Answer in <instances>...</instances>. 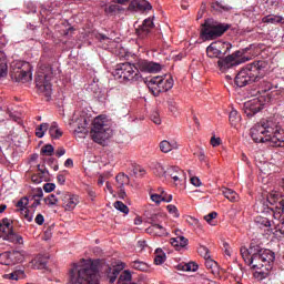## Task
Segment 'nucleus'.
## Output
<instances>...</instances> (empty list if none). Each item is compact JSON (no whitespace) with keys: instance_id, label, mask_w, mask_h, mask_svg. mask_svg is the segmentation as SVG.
Masks as SVG:
<instances>
[{"instance_id":"1","label":"nucleus","mask_w":284,"mask_h":284,"mask_svg":"<svg viewBox=\"0 0 284 284\" xmlns=\"http://www.w3.org/2000/svg\"><path fill=\"white\" fill-rule=\"evenodd\" d=\"M240 252L244 263L250 265L252 270H255L253 276L256 281H263L270 276V272H272L276 258L274 252L262 248L258 245H251L248 248L242 246Z\"/></svg>"},{"instance_id":"2","label":"nucleus","mask_w":284,"mask_h":284,"mask_svg":"<svg viewBox=\"0 0 284 284\" xmlns=\"http://www.w3.org/2000/svg\"><path fill=\"white\" fill-rule=\"evenodd\" d=\"M251 138L255 143H268L273 148H284V129L263 120L251 128Z\"/></svg>"},{"instance_id":"3","label":"nucleus","mask_w":284,"mask_h":284,"mask_svg":"<svg viewBox=\"0 0 284 284\" xmlns=\"http://www.w3.org/2000/svg\"><path fill=\"white\" fill-rule=\"evenodd\" d=\"M68 284H101L99 272L92 265V260H82L80 264H73L69 270Z\"/></svg>"},{"instance_id":"4","label":"nucleus","mask_w":284,"mask_h":284,"mask_svg":"<svg viewBox=\"0 0 284 284\" xmlns=\"http://www.w3.org/2000/svg\"><path fill=\"white\" fill-rule=\"evenodd\" d=\"M254 210L258 214H265V212L271 210L274 219H281V215L284 213V196L278 191H271L256 201Z\"/></svg>"},{"instance_id":"5","label":"nucleus","mask_w":284,"mask_h":284,"mask_svg":"<svg viewBox=\"0 0 284 284\" xmlns=\"http://www.w3.org/2000/svg\"><path fill=\"white\" fill-rule=\"evenodd\" d=\"M266 64L264 61H256L250 64H246L237 75L235 77V84L237 88H245L247 83L258 81L265 77Z\"/></svg>"},{"instance_id":"6","label":"nucleus","mask_w":284,"mask_h":284,"mask_svg":"<svg viewBox=\"0 0 284 284\" xmlns=\"http://www.w3.org/2000/svg\"><path fill=\"white\" fill-rule=\"evenodd\" d=\"M112 138V126L110 120L105 115H98L93 120V126L91 129V139L94 143H105Z\"/></svg>"},{"instance_id":"7","label":"nucleus","mask_w":284,"mask_h":284,"mask_svg":"<svg viewBox=\"0 0 284 284\" xmlns=\"http://www.w3.org/2000/svg\"><path fill=\"white\" fill-rule=\"evenodd\" d=\"M230 30L229 23H221L214 21L212 19L205 20L200 37L202 41H213V39H219V37H223L225 32Z\"/></svg>"},{"instance_id":"8","label":"nucleus","mask_w":284,"mask_h":284,"mask_svg":"<svg viewBox=\"0 0 284 284\" xmlns=\"http://www.w3.org/2000/svg\"><path fill=\"white\" fill-rule=\"evenodd\" d=\"M113 77L123 83H134L141 79V72H139L136 65L125 62L116 65Z\"/></svg>"},{"instance_id":"9","label":"nucleus","mask_w":284,"mask_h":284,"mask_svg":"<svg viewBox=\"0 0 284 284\" xmlns=\"http://www.w3.org/2000/svg\"><path fill=\"white\" fill-rule=\"evenodd\" d=\"M146 85L150 92H152L153 97H159L161 92H168V90H172V88H174V80L170 75H165V77L158 75V77L151 78L146 82Z\"/></svg>"},{"instance_id":"10","label":"nucleus","mask_w":284,"mask_h":284,"mask_svg":"<svg viewBox=\"0 0 284 284\" xmlns=\"http://www.w3.org/2000/svg\"><path fill=\"white\" fill-rule=\"evenodd\" d=\"M243 54V51H235L233 54L220 59L217 61V65L221 72H227L230 69L236 68V65H241V63L250 61V57H244Z\"/></svg>"},{"instance_id":"11","label":"nucleus","mask_w":284,"mask_h":284,"mask_svg":"<svg viewBox=\"0 0 284 284\" xmlns=\"http://www.w3.org/2000/svg\"><path fill=\"white\" fill-rule=\"evenodd\" d=\"M47 70L48 73L38 74L36 85L40 94L50 99L52 97V83H50L52 81V68H48Z\"/></svg>"},{"instance_id":"12","label":"nucleus","mask_w":284,"mask_h":284,"mask_svg":"<svg viewBox=\"0 0 284 284\" xmlns=\"http://www.w3.org/2000/svg\"><path fill=\"white\" fill-rule=\"evenodd\" d=\"M69 125L72 128L75 136L80 139L88 136V118L83 113H74Z\"/></svg>"},{"instance_id":"13","label":"nucleus","mask_w":284,"mask_h":284,"mask_svg":"<svg viewBox=\"0 0 284 284\" xmlns=\"http://www.w3.org/2000/svg\"><path fill=\"white\" fill-rule=\"evenodd\" d=\"M232 50L230 42L215 41L206 48V54L210 59H219L223 54H227Z\"/></svg>"},{"instance_id":"14","label":"nucleus","mask_w":284,"mask_h":284,"mask_svg":"<svg viewBox=\"0 0 284 284\" xmlns=\"http://www.w3.org/2000/svg\"><path fill=\"white\" fill-rule=\"evenodd\" d=\"M57 194L60 196L62 207L65 212H72L80 203L79 195L77 194L61 191H58Z\"/></svg>"},{"instance_id":"15","label":"nucleus","mask_w":284,"mask_h":284,"mask_svg":"<svg viewBox=\"0 0 284 284\" xmlns=\"http://www.w3.org/2000/svg\"><path fill=\"white\" fill-rule=\"evenodd\" d=\"M263 98H253L243 104V112L246 116H254V114H258L265 105Z\"/></svg>"},{"instance_id":"16","label":"nucleus","mask_w":284,"mask_h":284,"mask_svg":"<svg viewBox=\"0 0 284 284\" xmlns=\"http://www.w3.org/2000/svg\"><path fill=\"white\" fill-rule=\"evenodd\" d=\"M164 178L172 179L175 185H185V181H187V175L179 166H169Z\"/></svg>"},{"instance_id":"17","label":"nucleus","mask_w":284,"mask_h":284,"mask_svg":"<svg viewBox=\"0 0 284 284\" xmlns=\"http://www.w3.org/2000/svg\"><path fill=\"white\" fill-rule=\"evenodd\" d=\"M16 67L19 71H17V79L21 81V83H28V81H32V69L30 63L28 62H17Z\"/></svg>"},{"instance_id":"18","label":"nucleus","mask_w":284,"mask_h":284,"mask_svg":"<svg viewBox=\"0 0 284 284\" xmlns=\"http://www.w3.org/2000/svg\"><path fill=\"white\" fill-rule=\"evenodd\" d=\"M199 252H200V254H203V256H204L205 267L207 270H211V272L214 276H217V274H219V264L216 263V261L210 258V252L207 251V247L202 246V247H200Z\"/></svg>"},{"instance_id":"19","label":"nucleus","mask_w":284,"mask_h":284,"mask_svg":"<svg viewBox=\"0 0 284 284\" xmlns=\"http://www.w3.org/2000/svg\"><path fill=\"white\" fill-rule=\"evenodd\" d=\"M29 203H30V200L24 196L19 200V202L17 203V207H19L20 213L23 216V219H26V221H28V223H32V221L34 219V213H30V209H28Z\"/></svg>"},{"instance_id":"20","label":"nucleus","mask_w":284,"mask_h":284,"mask_svg":"<svg viewBox=\"0 0 284 284\" xmlns=\"http://www.w3.org/2000/svg\"><path fill=\"white\" fill-rule=\"evenodd\" d=\"M255 223L266 232H271L272 234H275L276 232V222H272L267 217L258 215L255 217Z\"/></svg>"},{"instance_id":"21","label":"nucleus","mask_w":284,"mask_h":284,"mask_svg":"<svg viewBox=\"0 0 284 284\" xmlns=\"http://www.w3.org/2000/svg\"><path fill=\"white\" fill-rule=\"evenodd\" d=\"M116 187L120 190V197L125 199V185H130V176L120 173L115 176Z\"/></svg>"},{"instance_id":"22","label":"nucleus","mask_w":284,"mask_h":284,"mask_svg":"<svg viewBox=\"0 0 284 284\" xmlns=\"http://www.w3.org/2000/svg\"><path fill=\"white\" fill-rule=\"evenodd\" d=\"M139 69L142 72L156 73V72H161V64L156 62H150L148 60H141L139 62Z\"/></svg>"},{"instance_id":"23","label":"nucleus","mask_w":284,"mask_h":284,"mask_svg":"<svg viewBox=\"0 0 284 284\" xmlns=\"http://www.w3.org/2000/svg\"><path fill=\"white\" fill-rule=\"evenodd\" d=\"M129 10L136 12L138 10H152V4L146 0H131L129 2Z\"/></svg>"},{"instance_id":"24","label":"nucleus","mask_w":284,"mask_h":284,"mask_svg":"<svg viewBox=\"0 0 284 284\" xmlns=\"http://www.w3.org/2000/svg\"><path fill=\"white\" fill-rule=\"evenodd\" d=\"M0 232L6 235L8 239L10 234L14 232V227L12 226V220L4 217L0 222Z\"/></svg>"},{"instance_id":"25","label":"nucleus","mask_w":284,"mask_h":284,"mask_svg":"<svg viewBox=\"0 0 284 284\" xmlns=\"http://www.w3.org/2000/svg\"><path fill=\"white\" fill-rule=\"evenodd\" d=\"M160 150L164 154H168L169 152H172V150H179V143H176V141L174 140H171V141L163 140L160 143Z\"/></svg>"},{"instance_id":"26","label":"nucleus","mask_w":284,"mask_h":284,"mask_svg":"<svg viewBox=\"0 0 284 284\" xmlns=\"http://www.w3.org/2000/svg\"><path fill=\"white\" fill-rule=\"evenodd\" d=\"M146 232H153L155 236H168L169 234L168 229L159 223H153L149 229H146Z\"/></svg>"},{"instance_id":"27","label":"nucleus","mask_w":284,"mask_h":284,"mask_svg":"<svg viewBox=\"0 0 284 284\" xmlns=\"http://www.w3.org/2000/svg\"><path fill=\"white\" fill-rule=\"evenodd\" d=\"M28 256H30V254L26 251H13L11 252L12 264L14 265L16 263H23Z\"/></svg>"},{"instance_id":"28","label":"nucleus","mask_w":284,"mask_h":284,"mask_svg":"<svg viewBox=\"0 0 284 284\" xmlns=\"http://www.w3.org/2000/svg\"><path fill=\"white\" fill-rule=\"evenodd\" d=\"M263 23H272L273 26H276L278 23H282L284 26V18L283 16H276V14H268L262 19Z\"/></svg>"},{"instance_id":"29","label":"nucleus","mask_w":284,"mask_h":284,"mask_svg":"<svg viewBox=\"0 0 284 284\" xmlns=\"http://www.w3.org/2000/svg\"><path fill=\"white\" fill-rule=\"evenodd\" d=\"M211 8L215 12H230V10L232 9V7H230V4H226L223 1H214V2H212Z\"/></svg>"},{"instance_id":"30","label":"nucleus","mask_w":284,"mask_h":284,"mask_svg":"<svg viewBox=\"0 0 284 284\" xmlns=\"http://www.w3.org/2000/svg\"><path fill=\"white\" fill-rule=\"evenodd\" d=\"M154 28V21L151 18H148L143 21L140 29H138V34H148L150 30Z\"/></svg>"},{"instance_id":"31","label":"nucleus","mask_w":284,"mask_h":284,"mask_svg":"<svg viewBox=\"0 0 284 284\" xmlns=\"http://www.w3.org/2000/svg\"><path fill=\"white\" fill-rule=\"evenodd\" d=\"M30 263L33 270H44V267L48 265V262L41 255L36 256Z\"/></svg>"},{"instance_id":"32","label":"nucleus","mask_w":284,"mask_h":284,"mask_svg":"<svg viewBox=\"0 0 284 284\" xmlns=\"http://www.w3.org/2000/svg\"><path fill=\"white\" fill-rule=\"evenodd\" d=\"M49 134L51 139H59L60 136H63V131L61 128H59L57 122H52L51 126L49 128Z\"/></svg>"},{"instance_id":"33","label":"nucleus","mask_w":284,"mask_h":284,"mask_svg":"<svg viewBox=\"0 0 284 284\" xmlns=\"http://www.w3.org/2000/svg\"><path fill=\"white\" fill-rule=\"evenodd\" d=\"M222 194L231 203H236V201H239V193H236V191H234L232 189H223Z\"/></svg>"},{"instance_id":"34","label":"nucleus","mask_w":284,"mask_h":284,"mask_svg":"<svg viewBox=\"0 0 284 284\" xmlns=\"http://www.w3.org/2000/svg\"><path fill=\"white\" fill-rule=\"evenodd\" d=\"M178 270L182 272H196L199 270V264L194 262L181 263L178 265Z\"/></svg>"},{"instance_id":"35","label":"nucleus","mask_w":284,"mask_h":284,"mask_svg":"<svg viewBox=\"0 0 284 284\" xmlns=\"http://www.w3.org/2000/svg\"><path fill=\"white\" fill-rule=\"evenodd\" d=\"M189 241L183 235L171 239V245L173 247H186Z\"/></svg>"},{"instance_id":"36","label":"nucleus","mask_w":284,"mask_h":284,"mask_svg":"<svg viewBox=\"0 0 284 284\" xmlns=\"http://www.w3.org/2000/svg\"><path fill=\"white\" fill-rule=\"evenodd\" d=\"M229 121L232 128H236V125L241 123V114H239V111L232 109V111L229 114Z\"/></svg>"},{"instance_id":"37","label":"nucleus","mask_w":284,"mask_h":284,"mask_svg":"<svg viewBox=\"0 0 284 284\" xmlns=\"http://www.w3.org/2000/svg\"><path fill=\"white\" fill-rule=\"evenodd\" d=\"M8 77V62L6 61V54L0 52V79Z\"/></svg>"},{"instance_id":"38","label":"nucleus","mask_w":284,"mask_h":284,"mask_svg":"<svg viewBox=\"0 0 284 284\" xmlns=\"http://www.w3.org/2000/svg\"><path fill=\"white\" fill-rule=\"evenodd\" d=\"M165 253L161 248L155 250L154 263L155 265H163L165 263Z\"/></svg>"},{"instance_id":"39","label":"nucleus","mask_w":284,"mask_h":284,"mask_svg":"<svg viewBox=\"0 0 284 284\" xmlns=\"http://www.w3.org/2000/svg\"><path fill=\"white\" fill-rule=\"evenodd\" d=\"M26 276V273L23 270L14 271L13 273L3 275V278H9L11 281H19V278H23Z\"/></svg>"},{"instance_id":"40","label":"nucleus","mask_w":284,"mask_h":284,"mask_svg":"<svg viewBox=\"0 0 284 284\" xmlns=\"http://www.w3.org/2000/svg\"><path fill=\"white\" fill-rule=\"evenodd\" d=\"M0 265H13L11 252H4L0 254Z\"/></svg>"},{"instance_id":"41","label":"nucleus","mask_w":284,"mask_h":284,"mask_svg":"<svg viewBox=\"0 0 284 284\" xmlns=\"http://www.w3.org/2000/svg\"><path fill=\"white\" fill-rule=\"evenodd\" d=\"M149 194H150L151 201L156 205H161V203H163V190H160V193H154L150 191Z\"/></svg>"},{"instance_id":"42","label":"nucleus","mask_w":284,"mask_h":284,"mask_svg":"<svg viewBox=\"0 0 284 284\" xmlns=\"http://www.w3.org/2000/svg\"><path fill=\"white\" fill-rule=\"evenodd\" d=\"M48 128H50V124L48 123L40 124L36 130V136H38V139H43V136H45V132H48Z\"/></svg>"},{"instance_id":"43","label":"nucleus","mask_w":284,"mask_h":284,"mask_svg":"<svg viewBox=\"0 0 284 284\" xmlns=\"http://www.w3.org/2000/svg\"><path fill=\"white\" fill-rule=\"evenodd\" d=\"M44 203L48 207H54L59 203V197L54 194H50L49 196L44 197Z\"/></svg>"},{"instance_id":"44","label":"nucleus","mask_w":284,"mask_h":284,"mask_svg":"<svg viewBox=\"0 0 284 284\" xmlns=\"http://www.w3.org/2000/svg\"><path fill=\"white\" fill-rule=\"evenodd\" d=\"M106 272H109L108 273L109 283H114V281H116V278L119 276V270L112 268V267H108Z\"/></svg>"},{"instance_id":"45","label":"nucleus","mask_w":284,"mask_h":284,"mask_svg":"<svg viewBox=\"0 0 284 284\" xmlns=\"http://www.w3.org/2000/svg\"><path fill=\"white\" fill-rule=\"evenodd\" d=\"M7 241H10L11 243H18V245H23V236L14 232L7 237Z\"/></svg>"},{"instance_id":"46","label":"nucleus","mask_w":284,"mask_h":284,"mask_svg":"<svg viewBox=\"0 0 284 284\" xmlns=\"http://www.w3.org/2000/svg\"><path fill=\"white\" fill-rule=\"evenodd\" d=\"M113 206L115 207V210H118L119 212H122V214H130V209L128 207V205H125L123 202L121 201H116Z\"/></svg>"},{"instance_id":"47","label":"nucleus","mask_w":284,"mask_h":284,"mask_svg":"<svg viewBox=\"0 0 284 284\" xmlns=\"http://www.w3.org/2000/svg\"><path fill=\"white\" fill-rule=\"evenodd\" d=\"M132 267H133V270H139L140 272L148 271V264H145V262H141V261H134L132 263Z\"/></svg>"},{"instance_id":"48","label":"nucleus","mask_w":284,"mask_h":284,"mask_svg":"<svg viewBox=\"0 0 284 284\" xmlns=\"http://www.w3.org/2000/svg\"><path fill=\"white\" fill-rule=\"evenodd\" d=\"M41 154H44L45 156H52L54 154V146H52V144H45L41 149Z\"/></svg>"},{"instance_id":"49","label":"nucleus","mask_w":284,"mask_h":284,"mask_svg":"<svg viewBox=\"0 0 284 284\" xmlns=\"http://www.w3.org/2000/svg\"><path fill=\"white\" fill-rule=\"evenodd\" d=\"M168 169H165V166H163V164L158 163L155 165V171L154 174H156L158 176H164L166 175Z\"/></svg>"},{"instance_id":"50","label":"nucleus","mask_w":284,"mask_h":284,"mask_svg":"<svg viewBox=\"0 0 284 284\" xmlns=\"http://www.w3.org/2000/svg\"><path fill=\"white\" fill-rule=\"evenodd\" d=\"M166 210H168L169 214H171V216H173V219H179V216H181L179 214V209H176V206L173 204H169L166 206Z\"/></svg>"},{"instance_id":"51","label":"nucleus","mask_w":284,"mask_h":284,"mask_svg":"<svg viewBox=\"0 0 284 284\" xmlns=\"http://www.w3.org/2000/svg\"><path fill=\"white\" fill-rule=\"evenodd\" d=\"M216 216H219V213L216 212L209 213L204 216V221H206L209 225H216V223L214 222V219H216Z\"/></svg>"},{"instance_id":"52","label":"nucleus","mask_w":284,"mask_h":284,"mask_svg":"<svg viewBox=\"0 0 284 284\" xmlns=\"http://www.w3.org/2000/svg\"><path fill=\"white\" fill-rule=\"evenodd\" d=\"M119 10H121L119 4H110L104 8L106 14H114V12H119Z\"/></svg>"},{"instance_id":"53","label":"nucleus","mask_w":284,"mask_h":284,"mask_svg":"<svg viewBox=\"0 0 284 284\" xmlns=\"http://www.w3.org/2000/svg\"><path fill=\"white\" fill-rule=\"evenodd\" d=\"M278 232L284 236V216L275 224V234H278Z\"/></svg>"},{"instance_id":"54","label":"nucleus","mask_w":284,"mask_h":284,"mask_svg":"<svg viewBox=\"0 0 284 284\" xmlns=\"http://www.w3.org/2000/svg\"><path fill=\"white\" fill-rule=\"evenodd\" d=\"M119 281H124L125 283H130V281H132V273H130V271H124L120 275Z\"/></svg>"},{"instance_id":"55","label":"nucleus","mask_w":284,"mask_h":284,"mask_svg":"<svg viewBox=\"0 0 284 284\" xmlns=\"http://www.w3.org/2000/svg\"><path fill=\"white\" fill-rule=\"evenodd\" d=\"M38 170L40 172V176L44 179V181H48V176H50V172L45 168H41V165H38Z\"/></svg>"},{"instance_id":"56","label":"nucleus","mask_w":284,"mask_h":284,"mask_svg":"<svg viewBox=\"0 0 284 284\" xmlns=\"http://www.w3.org/2000/svg\"><path fill=\"white\" fill-rule=\"evenodd\" d=\"M169 110L174 116H176V114H179V104H176V102H170Z\"/></svg>"},{"instance_id":"57","label":"nucleus","mask_w":284,"mask_h":284,"mask_svg":"<svg viewBox=\"0 0 284 284\" xmlns=\"http://www.w3.org/2000/svg\"><path fill=\"white\" fill-rule=\"evenodd\" d=\"M33 199V203L30 206V210H32V214H34V210H37L39 207V205H41V199H37V197H32Z\"/></svg>"},{"instance_id":"58","label":"nucleus","mask_w":284,"mask_h":284,"mask_svg":"<svg viewBox=\"0 0 284 284\" xmlns=\"http://www.w3.org/2000/svg\"><path fill=\"white\" fill-rule=\"evenodd\" d=\"M32 199H43V190L41 187L34 189Z\"/></svg>"},{"instance_id":"59","label":"nucleus","mask_w":284,"mask_h":284,"mask_svg":"<svg viewBox=\"0 0 284 284\" xmlns=\"http://www.w3.org/2000/svg\"><path fill=\"white\" fill-rule=\"evenodd\" d=\"M31 180L33 183H36V185H39V183H43V181H45L40 173L39 174H34L31 176Z\"/></svg>"},{"instance_id":"60","label":"nucleus","mask_w":284,"mask_h":284,"mask_svg":"<svg viewBox=\"0 0 284 284\" xmlns=\"http://www.w3.org/2000/svg\"><path fill=\"white\" fill-rule=\"evenodd\" d=\"M57 187V185L54 183H45L43 185V190L44 192L47 193H50V192H54V189Z\"/></svg>"},{"instance_id":"61","label":"nucleus","mask_w":284,"mask_h":284,"mask_svg":"<svg viewBox=\"0 0 284 284\" xmlns=\"http://www.w3.org/2000/svg\"><path fill=\"white\" fill-rule=\"evenodd\" d=\"M151 121H153V123H155V125H161V118L159 116L158 112L152 113Z\"/></svg>"},{"instance_id":"62","label":"nucleus","mask_w":284,"mask_h":284,"mask_svg":"<svg viewBox=\"0 0 284 284\" xmlns=\"http://www.w3.org/2000/svg\"><path fill=\"white\" fill-rule=\"evenodd\" d=\"M211 145L213 148H219V145H221V138L212 136L211 138Z\"/></svg>"},{"instance_id":"63","label":"nucleus","mask_w":284,"mask_h":284,"mask_svg":"<svg viewBox=\"0 0 284 284\" xmlns=\"http://www.w3.org/2000/svg\"><path fill=\"white\" fill-rule=\"evenodd\" d=\"M36 223L37 225H43V223H45V217H43V214H38L36 216Z\"/></svg>"},{"instance_id":"64","label":"nucleus","mask_w":284,"mask_h":284,"mask_svg":"<svg viewBox=\"0 0 284 284\" xmlns=\"http://www.w3.org/2000/svg\"><path fill=\"white\" fill-rule=\"evenodd\" d=\"M191 183L192 185H194L195 187H201V179H199L197 176H193L191 178Z\"/></svg>"}]
</instances>
